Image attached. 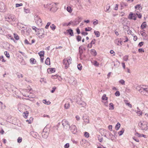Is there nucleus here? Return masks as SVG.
Masks as SVG:
<instances>
[{"mask_svg":"<svg viewBox=\"0 0 148 148\" xmlns=\"http://www.w3.org/2000/svg\"><path fill=\"white\" fill-rule=\"evenodd\" d=\"M56 6L55 5H51V4L49 3L45 4L44 5V8H45L46 10H49L50 11H51L53 12H56L57 10L56 8L54 10H53V6Z\"/></svg>","mask_w":148,"mask_h":148,"instance_id":"1","label":"nucleus"},{"mask_svg":"<svg viewBox=\"0 0 148 148\" xmlns=\"http://www.w3.org/2000/svg\"><path fill=\"white\" fill-rule=\"evenodd\" d=\"M34 20L35 23L37 25L39 26L42 25V21L39 16L37 15H35Z\"/></svg>","mask_w":148,"mask_h":148,"instance_id":"2","label":"nucleus"},{"mask_svg":"<svg viewBox=\"0 0 148 148\" xmlns=\"http://www.w3.org/2000/svg\"><path fill=\"white\" fill-rule=\"evenodd\" d=\"M62 124L64 128L66 129H69L70 128V125L66 120L64 119L62 121Z\"/></svg>","mask_w":148,"mask_h":148,"instance_id":"3","label":"nucleus"},{"mask_svg":"<svg viewBox=\"0 0 148 148\" xmlns=\"http://www.w3.org/2000/svg\"><path fill=\"white\" fill-rule=\"evenodd\" d=\"M44 30L41 29L38 31L37 32V34L39 35L38 37L40 38H44L45 35V34L44 33Z\"/></svg>","mask_w":148,"mask_h":148,"instance_id":"4","label":"nucleus"},{"mask_svg":"<svg viewBox=\"0 0 148 148\" xmlns=\"http://www.w3.org/2000/svg\"><path fill=\"white\" fill-rule=\"evenodd\" d=\"M5 20L8 22H12L15 20V16L13 15H9L5 17Z\"/></svg>","mask_w":148,"mask_h":148,"instance_id":"5","label":"nucleus"},{"mask_svg":"<svg viewBox=\"0 0 148 148\" xmlns=\"http://www.w3.org/2000/svg\"><path fill=\"white\" fill-rule=\"evenodd\" d=\"M63 63L64 65H70L72 63V59L71 57L68 59H64L63 60Z\"/></svg>","mask_w":148,"mask_h":148,"instance_id":"6","label":"nucleus"},{"mask_svg":"<svg viewBox=\"0 0 148 148\" xmlns=\"http://www.w3.org/2000/svg\"><path fill=\"white\" fill-rule=\"evenodd\" d=\"M143 91H145L148 93V86L143 85L140 89L139 91L142 92Z\"/></svg>","mask_w":148,"mask_h":148,"instance_id":"7","label":"nucleus"},{"mask_svg":"<svg viewBox=\"0 0 148 148\" xmlns=\"http://www.w3.org/2000/svg\"><path fill=\"white\" fill-rule=\"evenodd\" d=\"M136 14L130 12L128 16V18L130 19H136Z\"/></svg>","mask_w":148,"mask_h":148,"instance_id":"8","label":"nucleus"},{"mask_svg":"<svg viewBox=\"0 0 148 148\" xmlns=\"http://www.w3.org/2000/svg\"><path fill=\"white\" fill-rule=\"evenodd\" d=\"M71 130L74 134H75L77 132V128L76 126L74 125H72L71 126Z\"/></svg>","mask_w":148,"mask_h":148,"instance_id":"9","label":"nucleus"},{"mask_svg":"<svg viewBox=\"0 0 148 148\" xmlns=\"http://www.w3.org/2000/svg\"><path fill=\"white\" fill-rule=\"evenodd\" d=\"M77 103L82 107H84L86 105V103L82 101L81 100L77 101Z\"/></svg>","mask_w":148,"mask_h":148,"instance_id":"10","label":"nucleus"},{"mask_svg":"<svg viewBox=\"0 0 148 148\" xmlns=\"http://www.w3.org/2000/svg\"><path fill=\"white\" fill-rule=\"evenodd\" d=\"M5 5L4 3L0 2V11L3 12L5 11Z\"/></svg>","mask_w":148,"mask_h":148,"instance_id":"11","label":"nucleus"},{"mask_svg":"<svg viewBox=\"0 0 148 148\" xmlns=\"http://www.w3.org/2000/svg\"><path fill=\"white\" fill-rule=\"evenodd\" d=\"M80 18H76L74 21H72V25L74 26L79 24L80 22Z\"/></svg>","mask_w":148,"mask_h":148,"instance_id":"12","label":"nucleus"},{"mask_svg":"<svg viewBox=\"0 0 148 148\" xmlns=\"http://www.w3.org/2000/svg\"><path fill=\"white\" fill-rule=\"evenodd\" d=\"M83 119L84 121L86 123V124L89 123V118L88 117L86 116V114H85L83 116Z\"/></svg>","mask_w":148,"mask_h":148,"instance_id":"13","label":"nucleus"},{"mask_svg":"<svg viewBox=\"0 0 148 148\" xmlns=\"http://www.w3.org/2000/svg\"><path fill=\"white\" fill-rule=\"evenodd\" d=\"M56 69L54 68H50L48 69L47 71L48 73H54Z\"/></svg>","mask_w":148,"mask_h":148,"instance_id":"14","label":"nucleus"},{"mask_svg":"<svg viewBox=\"0 0 148 148\" xmlns=\"http://www.w3.org/2000/svg\"><path fill=\"white\" fill-rule=\"evenodd\" d=\"M67 33H69L70 35L71 36H74V34L73 30L71 29H67L66 31Z\"/></svg>","mask_w":148,"mask_h":148,"instance_id":"15","label":"nucleus"},{"mask_svg":"<svg viewBox=\"0 0 148 148\" xmlns=\"http://www.w3.org/2000/svg\"><path fill=\"white\" fill-rule=\"evenodd\" d=\"M135 135L139 137H143L145 138H146L147 137V136L146 135H145L142 134H140L138 133V132H136L135 134Z\"/></svg>","mask_w":148,"mask_h":148,"instance_id":"16","label":"nucleus"},{"mask_svg":"<svg viewBox=\"0 0 148 148\" xmlns=\"http://www.w3.org/2000/svg\"><path fill=\"white\" fill-rule=\"evenodd\" d=\"M42 137L45 138H47L48 136V133L47 132H45L44 131L42 132Z\"/></svg>","mask_w":148,"mask_h":148,"instance_id":"17","label":"nucleus"},{"mask_svg":"<svg viewBox=\"0 0 148 148\" xmlns=\"http://www.w3.org/2000/svg\"><path fill=\"white\" fill-rule=\"evenodd\" d=\"M90 53L94 56H95L97 55V52L95 49H91L90 50Z\"/></svg>","mask_w":148,"mask_h":148,"instance_id":"18","label":"nucleus"},{"mask_svg":"<svg viewBox=\"0 0 148 148\" xmlns=\"http://www.w3.org/2000/svg\"><path fill=\"white\" fill-rule=\"evenodd\" d=\"M147 26V24L146 22H144L141 25L140 28L142 29H143L146 27Z\"/></svg>","mask_w":148,"mask_h":148,"instance_id":"19","label":"nucleus"},{"mask_svg":"<svg viewBox=\"0 0 148 148\" xmlns=\"http://www.w3.org/2000/svg\"><path fill=\"white\" fill-rule=\"evenodd\" d=\"M30 63L32 64H36V60L33 58H31L30 59Z\"/></svg>","mask_w":148,"mask_h":148,"instance_id":"20","label":"nucleus"},{"mask_svg":"<svg viewBox=\"0 0 148 148\" xmlns=\"http://www.w3.org/2000/svg\"><path fill=\"white\" fill-rule=\"evenodd\" d=\"M124 102L126 105L128 106L130 108H132V105L130 104V102H128V100H124Z\"/></svg>","mask_w":148,"mask_h":148,"instance_id":"21","label":"nucleus"},{"mask_svg":"<svg viewBox=\"0 0 148 148\" xmlns=\"http://www.w3.org/2000/svg\"><path fill=\"white\" fill-rule=\"evenodd\" d=\"M139 126L140 127L141 129L143 130H146L147 129V127H146L145 128V127H144V125H143V124L142 123H140V124H139Z\"/></svg>","mask_w":148,"mask_h":148,"instance_id":"22","label":"nucleus"},{"mask_svg":"<svg viewBox=\"0 0 148 148\" xmlns=\"http://www.w3.org/2000/svg\"><path fill=\"white\" fill-rule=\"evenodd\" d=\"M72 21H70L69 23H62V25L63 26H68L72 24Z\"/></svg>","mask_w":148,"mask_h":148,"instance_id":"23","label":"nucleus"},{"mask_svg":"<svg viewBox=\"0 0 148 148\" xmlns=\"http://www.w3.org/2000/svg\"><path fill=\"white\" fill-rule=\"evenodd\" d=\"M45 64L46 65H50V59L49 58H47L45 61Z\"/></svg>","mask_w":148,"mask_h":148,"instance_id":"24","label":"nucleus"},{"mask_svg":"<svg viewBox=\"0 0 148 148\" xmlns=\"http://www.w3.org/2000/svg\"><path fill=\"white\" fill-rule=\"evenodd\" d=\"M70 104L69 103H66L64 105V107L65 109H68L70 107Z\"/></svg>","mask_w":148,"mask_h":148,"instance_id":"25","label":"nucleus"},{"mask_svg":"<svg viewBox=\"0 0 148 148\" xmlns=\"http://www.w3.org/2000/svg\"><path fill=\"white\" fill-rule=\"evenodd\" d=\"M121 126V124L120 123L118 122L117 124L115 126V129L116 130H119Z\"/></svg>","mask_w":148,"mask_h":148,"instance_id":"26","label":"nucleus"},{"mask_svg":"<svg viewBox=\"0 0 148 148\" xmlns=\"http://www.w3.org/2000/svg\"><path fill=\"white\" fill-rule=\"evenodd\" d=\"M109 110H113L114 109V105L113 103H110L109 104Z\"/></svg>","mask_w":148,"mask_h":148,"instance_id":"27","label":"nucleus"},{"mask_svg":"<svg viewBox=\"0 0 148 148\" xmlns=\"http://www.w3.org/2000/svg\"><path fill=\"white\" fill-rule=\"evenodd\" d=\"M38 54L40 56V57H44V51H41L38 53Z\"/></svg>","mask_w":148,"mask_h":148,"instance_id":"28","label":"nucleus"},{"mask_svg":"<svg viewBox=\"0 0 148 148\" xmlns=\"http://www.w3.org/2000/svg\"><path fill=\"white\" fill-rule=\"evenodd\" d=\"M94 33L97 37H99L100 36V34L99 31H95Z\"/></svg>","mask_w":148,"mask_h":148,"instance_id":"29","label":"nucleus"},{"mask_svg":"<svg viewBox=\"0 0 148 148\" xmlns=\"http://www.w3.org/2000/svg\"><path fill=\"white\" fill-rule=\"evenodd\" d=\"M135 8L136 9H137L138 10H140V9H142L141 6L140 4H138L136 5V6H135Z\"/></svg>","mask_w":148,"mask_h":148,"instance_id":"30","label":"nucleus"},{"mask_svg":"<svg viewBox=\"0 0 148 148\" xmlns=\"http://www.w3.org/2000/svg\"><path fill=\"white\" fill-rule=\"evenodd\" d=\"M28 112L26 111L25 112L23 113L24 114L23 115V116L25 118H27L28 115Z\"/></svg>","mask_w":148,"mask_h":148,"instance_id":"31","label":"nucleus"},{"mask_svg":"<svg viewBox=\"0 0 148 148\" xmlns=\"http://www.w3.org/2000/svg\"><path fill=\"white\" fill-rule=\"evenodd\" d=\"M95 39H94L90 43V48H91L92 47V45L94 44L95 43Z\"/></svg>","mask_w":148,"mask_h":148,"instance_id":"32","label":"nucleus"},{"mask_svg":"<svg viewBox=\"0 0 148 148\" xmlns=\"http://www.w3.org/2000/svg\"><path fill=\"white\" fill-rule=\"evenodd\" d=\"M124 128H122L121 131H120L118 132L119 135L120 136L122 135L123 133H124Z\"/></svg>","mask_w":148,"mask_h":148,"instance_id":"33","label":"nucleus"},{"mask_svg":"<svg viewBox=\"0 0 148 148\" xmlns=\"http://www.w3.org/2000/svg\"><path fill=\"white\" fill-rule=\"evenodd\" d=\"M115 42L117 44V45H119V43L121 45L122 44V41L121 40H119L118 39L115 40Z\"/></svg>","mask_w":148,"mask_h":148,"instance_id":"34","label":"nucleus"},{"mask_svg":"<svg viewBox=\"0 0 148 148\" xmlns=\"http://www.w3.org/2000/svg\"><path fill=\"white\" fill-rule=\"evenodd\" d=\"M42 102L45 104H47V105L50 104L51 103L50 101H47L45 99H43L42 100Z\"/></svg>","mask_w":148,"mask_h":148,"instance_id":"35","label":"nucleus"},{"mask_svg":"<svg viewBox=\"0 0 148 148\" xmlns=\"http://www.w3.org/2000/svg\"><path fill=\"white\" fill-rule=\"evenodd\" d=\"M79 51L80 54H82L83 53V47L80 46L79 47Z\"/></svg>","mask_w":148,"mask_h":148,"instance_id":"36","label":"nucleus"},{"mask_svg":"<svg viewBox=\"0 0 148 148\" xmlns=\"http://www.w3.org/2000/svg\"><path fill=\"white\" fill-rule=\"evenodd\" d=\"M14 38L16 40H18L19 39V36L16 33H14Z\"/></svg>","mask_w":148,"mask_h":148,"instance_id":"37","label":"nucleus"},{"mask_svg":"<svg viewBox=\"0 0 148 148\" xmlns=\"http://www.w3.org/2000/svg\"><path fill=\"white\" fill-rule=\"evenodd\" d=\"M108 99V98L106 97V94H104L102 97V99L103 100H107Z\"/></svg>","mask_w":148,"mask_h":148,"instance_id":"38","label":"nucleus"},{"mask_svg":"<svg viewBox=\"0 0 148 148\" xmlns=\"http://www.w3.org/2000/svg\"><path fill=\"white\" fill-rule=\"evenodd\" d=\"M50 28L53 30L54 31L56 29V26L54 24H53L51 25Z\"/></svg>","mask_w":148,"mask_h":148,"instance_id":"39","label":"nucleus"},{"mask_svg":"<svg viewBox=\"0 0 148 148\" xmlns=\"http://www.w3.org/2000/svg\"><path fill=\"white\" fill-rule=\"evenodd\" d=\"M67 10L69 13H71L72 12V10L71 8L69 6L67 8Z\"/></svg>","mask_w":148,"mask_h":148,"instance_id":"40","label":"nucleus"},{"mask_svg":"<svg viewBox=\"0 0 148 148\" xmlns=\"http://www.w3.org/2000/svg\"><path fill=\"white\" fill-rule=\"evenodd\" d=\"M82 38L80 36H77L76 39L78 42L80 41L81 40Z\"/></svg>","mask_w":148,"mask_h":148,"instance_id":"41","label":"nucleus"},{"mask_svg":"<svg viewBox=\"0 0 148 148\" xmlns=\"http://www.w3.org/2000/svg\"><path fill=\"white\" fill-rule=\"evenodd\" d=\"M127 5V4L125 2H122L121 4V6L122 7L126 6Z\"/></svg>","mask_w":148,"mask_h":148,"instance_id":"42","label":"nucleus"},{"mask_svg":"<svg viewBox=\"0 0 148 148\" xmlns=\"http://www.w3.org/2000/svg\"><path fill=\"white\" fill-rule=\"evenodd\" d=\"M120 83L123 85L125 84V82L123 79H121L119 81Z\"/></svg>","mask_w":148,"mask_h":148,"instance_id":"43","label":"nucleus"},{"mask_svg":"<svg viewBox=\"0 0 148 148\" xmlns=\"http://www.w3.org/2000/svg\"><path fill=\"white\" fill-rule=\"evenodd\" d=\"M58 77V75L57 74L54 75H52L51 76V78L53 79H56Z\"/></svg>","mask_w":148,"mask_h":148,"instance_id":"44","label":"nucleus"},{"mask_svg":"<svg viewBox=\"0 0 148 148\" xmlns=\"http://www.w3.org/2000/svg\"><path fill=\"white\" fill-rule=\"evenodd\" d=\"M40 82H44V83H46L47 81L46 79L44 78H41V79L40 80Z\"/></svg>","mask_w":148,"mask_h":148,"instance_id":"45","label":"nucleus"},{"mask_svg":"<svg viewBox=\"0 0 148 148\" xmlns=\"http://www.w3.org/2000/svg\"><path fill=\"white\" fill-rule=\"evenodd\" d=\"M5 105L3 104L2 102L0 101V107H1V108L2 109L3 107L5 108Z\"/></svg>","mask_w":148,"mask_h":148,"instance_id":"46","label":"nucleus"},{"mask_svg":"<svg viewBox=\"0 0 148 148\" xmlns=\"http://www.w3.org/2000/svg\"><path fill=\"white\" fill-rule=\"evenodd\" d=\"M136 113L138 115V116H140L142 115V112L140 110H138L136 112Z\"/></svg>","mask_w":148,"mask_h":148,"instance_id":"47","label":"nucleus"},{"mask_svg":"<svg viewBox=\"0 0 148 148\" xmlns=\"http://www.w3.org/2000/svg\"><path fill=\"white\" fill-rule=\"evenodd\" d=\"M22 138L21 137H19L17 139V142L18 143H20L22 141Z\"/></svg>","mask_w":148,"mask_h":148,"instance_id":"48","label":"nucleus"},{"mask_svg":"<svg viewBox=\"0 0 148 148\" xmlns=\"http://www.w3.org/2000/svg\"><path fill=\"white\" fill-rule=\"evenodd\" d=\"M141 35L143 37L145 38H146L147 36V34L145 32L143 33H142L141 34Z\"/></svg>","mask_w":148,"mask_h":148,"instance_id":"49","label":"nucleus"},{"mask_svg":"<svg viewBox=\"0 0 148 148\" xmlns=\"http://www.w3.org/2000/svg\"><path fill=\"white\" fill-rule=\"evenodd\" d=\"M110 7L109 5H107V8H106V10L105 11L107 12H110V11H109V9H110Z\"/></svg>","mask_w":148,"mask_h":148,"instance_id":"50","label":"nucleus"},{"mask_svg":"<svg viewBox=\"0 0 148 148\" xmlns=\"http://www.w3.org/2000/svg\"><path fill=\"white\" fill-rule=\"evenodd\" d=\"M4 54L7 57L9 58L10 57V55L8 53L7 51H5L4 52Z\"/></svg>","mask_w":148,"mask_h":148,"instance_id":"51","label":"nucleus"},{"mask_svg":"<svg viewBox=\"0 0 148 148\" xmlns=\"http://www.w3.org/2000/svg\"><path fill=\"white\" fill-rule=\"evenodd\" d=\"M92 28L90 27H88L85 28V30L86 31H90L92 29Z\"/></svg>","mask_w":148,"mask_h":148,"instance_id":"52","label":"nucleus"},{"mask_svg":"<svg viewBox=\"0 0 148 148\" xmlns=\"http://www.w3.org/2000/svg\"><path fill=\"white\" fill-rule=\"evenodd\" d=\"M56 89V86H54L52 88V90H51V92L52 93H53L55 91Z\"/></svg>","mask_w":148,"mask_h":148,"instance_id":"53","label":"nucleus"},{"mask_svg":"<svg viewBox=\"0 0 148 148\" xmlns=\"http://www.w3.org/2000/svg\"><path fill=\"white\" fill-rule=\"evenodd\" d=\"M84 135L86 137L88 138L89 136V134L88 132H85Z\"/></svg>","mask_w":148,"mask_h":148,"instance_id":"54","label":"nucleus"},{"mask_svg":"<svg viewBox=\"0 0 148 148\" xmlns=\"http://www.w3.org/2000/svg\"><path fill=\"white\" fill-rule=\"evenodd\" d=\"M51 23L50 22H48L47 23L46 25L45 26V28L46 29H47L48 28V27L51 24Z\"/></svg>","mask_w":148,"mask_h":148,"instance_id":"55","label":"nucleus"},{"mask_svg":"<svg viewBox=\"0 0 148 148\" xmlns=\"http://www.w3.org/2000/svg\"><path fill=\"white\" fill-rule=\"evenodd\" d=\"M115 95L116 96H119L120 95V93L119 91H116L115 93Z\"/></svg>","mask_w":148,"mask_h":148,"instance_id":"56","label":"nucleus"},{"mask_svg":"<svg viewBox=\"0 0 148 148\" xmlns=\"http://www.w3.org/2000/svg\"><path fill=\"white\" fill-rule=\"evenodd\" d=\"M0 60L2 62H4L5 61V60L3 58V56H0Z\"/></svg>","mask_w":148,"mask_h":148,"instance_id":"57","label":"nucleus"},{"mask_svg":"<svg viewBox=\"0 0 148 148\" xmlns=\"http://www.w3.org/2000/svg\"><path fill=\"white\" fill-rule=\"evenodd\" d=\"M23 5V4L22 3H16V7H19L22 6Z\"/></svg>","mask_w":148,"mask_h":148,"instance_id":"58","label":"nucleus"},{"mask_svg":"<svg viewBox=\"0 0 148 148\" xmlns=\"http://www.w3.org/2000/svg\"><path fill=\"white\" fill-rule=\"evenodd\" d=\"M98 21L97 20H96V21H95L93 22V24L94 25H97L98 23Z\"/></svg>","mask_w":148,"mask_h":148,"instance_id":"59","label":"nucleus"},{"mask_svg":"<svg viewBox=\"0 0 148 148\" xmlns=\"http://www.w3.org/2000/svg\"><path fill=\"white\" fill-rule=\"evenodd\" d=\"M69 143H67L65 144L64 146L65 148H68L69 147Z\"/></svg>","mask_w":148,"mask_h":148,"instance_id":"60","label":"nucleus"},{"mask_svg":"<svg viewBox=\"0 0 148 148\" xmlns=\"http://www.w3.org/2000/svg\"><path fill=\"white\" fill-rule=\"evenodd\" d=\"M128 56H124L123 59L125 61H126L128 59Z\"/></svg>","mask_w":148,"mask_h":148,"instance_id":"61","label":"nucleus"},{"mask_svg":"<svg viewBox=\"0 0 148 148\" xmlns=\"http://www.w3.org/2000/svg\"><path fill=\"white\" fill-rule=\"evenodd\" d=\"M77 67L78 69L81 71L82 70V65H77Z\"/></svg>","mask_w":148,"mask_h":148,"instance_id":"62","label":"nucleus"},{"mask_svg":"<svg viewBox=\"0 0 148 148\" xmlns=\"http://www.w3.org/2000/svg\"><path fill=\"white\" fill-rule=\"evenodd\" d=\"M136 15H137L138 17L139 18H141V17H142V15L141 14H137V13H136Z\"/></svg>","mask_w":148,"mask_h":148,"instance_id":"63","label":"nucleus"},{"mask_svg":"<svg viewBox=\"0 0 148 148\" xmlns=\"http://www.w3.org/2000/svg\"><path fill=\"white\" fill-rule=\"evenodd\" d=\"M143 43H144L143 42H140L138 44V46L139 47H141L143 45Z\"/></svg>","mask_w":148,"mask_h":148,"instance_id":"64","label":"nucleus"}]
</instances>
